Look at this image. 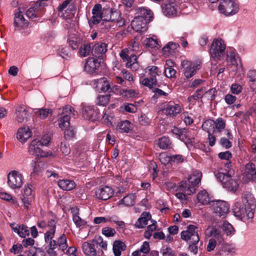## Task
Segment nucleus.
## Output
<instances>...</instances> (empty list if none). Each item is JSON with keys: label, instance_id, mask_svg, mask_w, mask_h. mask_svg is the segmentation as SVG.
Segmentation results:
<instances>
[{"label": "nucleus", "instance_id": "58836bf2", "mask_svg": "<svg viewBox=\"0 0 256 256\" xmlns=\"http://www.w3.org/2000/svg\"><path fill=\"white\" fill-rule=\"evenodd\" d=\"M92 46L89 43L84 44H82L78 50V54L82 57H86L92 53Z\"/></svg>", "mask_w": 256, "mask_h": 256}, {"label": "nucleus", "instance_id": "1a4fd4ad", "mask_svg": "<svg viewBox=\"0 0 256 256\" xmlns=\"http://www.w3.org/2000/svg\"><path fill=\"white\" fill-rule=\"evenodd\" d=\"M225 48L226 46L222 40H214L210 50L212 57L216 60H220L224 55Z\"/></svg>", "mask_w": 256, "mask_h": 256}, {"label": "nucleus", "instance_id": "f3484780", "mask_svg": "<svg viewBox=\"0 0 256 256\" xmlns=\"http://www.w3.org/2000/svg\"><path fill=\"white\" fill-rule=\"evenodd\" d=\"M162 10L166 16H174L177 12L176 4L170 0H166L162 4Z\"/></svg>", "mask_w": 256, "mask_h": 256}, {"label": "nucleus", "instance_id": "cd10ccee", "mask_svg": "<svg viewBox=\"0 0 256 256\" xmlns=\"http://www.w3.org/2000/svg\"><path fill=\"white\" fill-rule=\"evenodd\" d=\"M126 245L121 240H115L113 243L112 250L114 256H120L122 252L126 249Z\"/></svg>", "mask_w": 256, "mask_h": 256}, {"label": "nucleus", "instance_id": "423d86ee", "mask_svg": "<svg viewBox=\"0 0 256 256\" xmlns=\"http://www.w3.org/2000/svg\"><path fill=\"white\" fill-rule=\"evenodd\" d=\"M230 206L228 204L223 200H212L210 203V208L220 217L224 218L228 212Z\"/></svg>", "mask_w": 256, "mask_h": 256}, {"label": "nucleus", "instance_id": "09e8293b", "mask_svg": "<svg viewBox=\"0 0 256 256\" xmlns=\"http://www.w3.org/2000/svg\"><path fill=\"white\" fill-rule=\"evenodd\" d=\"M168 161L170 163L172 164H180L184 161V158L180 154H174L172 155L168 158Z\"/></svg>", "mask_w": 256, "mask_h": 256}, {"label": "nucleus", "instance_id": "5fc2aeb1", "mask_svg": "<svg viewBox=\"0 0 256 256\" xmlns=\"http://www.w3.org/2000/svg\"><path fill=\"white\" fill-rule=\"evenodd\" d=\"M102 234L104 235L106 237L113 236L116 234V230L110 227H104L102 229Z\"/></svg>", "mask_w": 256, "mask_h": 256}, {"label": "nucleus", "instance_id": "2f4dec72", "mask_svg": "<svg viewBox=\"0 0 256 256\" xmlns=\"http://www.w3.org/2000/svg\"><path fill=\"white\" fill-rule=\"evenodd\" d=\"M246 172L248 178L252 180L256 179V170L254 164H247L246 166Z\"/></svg>", "mask_w": 256, "mask_h": 256}, {"label": "nucleus", "instance_id": "4d7b16f0", "mask_svg": "<svg viewBox=\"0 0 256 256\" xmlns=\"http://www.w3.org/2000/svg\"><path fill=\"white\" fill-rule=\"evenodd\" d=\"M66 128L64 132L65 138L66 139L70 140L74 138L75 134V132L74 128L72 126H70Z\"/></svg>", "mask_w": 256, "mask_h": 256}, {"label": "nucleus", "instance_id": "f704fd0d", "mask_svg": "<svg viewBox=\"0 0 256 256\" xmlns=\"http://www.w3.org/2000/svg\"><path fill=\"white\" fill-rule=\"evenodd\" d=\"M136 196L134 194H129L124 196L120 200V204H123L126 206H132L135 204V200Z\"/></svg>", "mask_w": 256, "mask_h": 256}, {"label": "nucleus", "instance_id": "b1692460", "mask_svg": "<svg viewBox=\"0 0 256 256\" xmlns=\"http://www.w3.org/2000/svg\"><path fill=\"white\" fill-rule=\"evenodd\" d=\"M180 46L177 43L172 42H169L162 48V52L164 55H172L178 52Z\"/></svg>", "mask_w": 256, "mask_h": 256}, {"label": "nucleus", "instance_id": "6e6d98bb", "mask_svg": "<svg viewBox=\"0 0 256 256\" xmlns=\"http://www.w3.org/2000/svg\"><path fill=\"white\" fill-rule=\"evenodd\" d=\"M121 17L120 11L118 10H113L110 16L109 17L108 22L115 23Z\"/></svg>", "mask_w": 256, "mask_h": 256}, {"label": "nucleus", "instance_id": "5701e85b", "mask_svg": "<svg viewBox=\"0 0 256 256\" xmlns=\"http://www.w3.org/2000/svg\"><path fill=\"white\" fill-rule=\"evenodd\" d=\"M48 225L50 230L44 234V241L46 243L54 240L52 238L56 232V222L54 220H50L48 221Z\"/></svg>", "mask_w": 256, "mask_h": 256}, {"label": "nucleus", "instance_id": "79ce46f5", "mask_svg": "<svg viewBox=\"0 0 256 256\" xmlns=\"http://www.w3.org/2000/svg\"><path fill=\"white\" fill-rule=\"evenodd\" d=\"M144 44L148 48H157L160 47L157 40L152 38H147L144 40Z\"/></svg>", "mask_w": 256, "mask_h": 256}, {"label": "nucleus", "instance_id": "f03ea898", "mask_svg": "<svg viewBox=\"0 0 256 256\" xmlns=\"http://www.w3.org/2000/svg\"><path fill=\"white\" fill-rule=\"evenodd\" d=\"M231 166V162H227L224 164L225 168L219 170L215 174V176L222 182L224 188L234 192L238 190L240 181L238 176L234 175V170L230 168Z\"/></svg>", "mask_w": 256, "mask_h": 256}, {"label": "nucleus", "instance_id": "7c9ffc66", "mask_svg": "<svg viewBox=\"0 0 256 256\" xmlns=\"http://www.w3.org/2000/svg\"><path fill=\"white\" fill-rule=\"evenodd\" d=\"M151 216L149 213L143 212L140 217L138 218L135 223V226L138 228H142L148 224V220L150 218Z\"/></svg>", "mask_w": 256, "mask_h": 256}, {"label": "nucleus", "instance_id": "603ef678", "mask_svg": "<svg viewBox=\"0 0 256 256\" xmlns=\"http://www.w3.org/2000/svg\"><path fill=\"white\" fill-rule=\"evenodd\" d=\"M156 222L154 223H153L152 224L149 225L147 227V230L144 233V236L145 238L147 239L150 238L152 235V233L154 231L156 230Z\"/></svg>", "mask_w": 256, "mask_h": 256}, {"label": "nucleus", "instance_id": "37998d69", "mask_svg": "<svg viewBox=\"0 0 256 256\" xmlns=\"http://www.w3.org/2000/svg\"><path fill=\"white\" fill-rule=\"evenodd\" d=\"M66 242V238L64 234H62L58 238V246L62 252L66 250L68 246Z\"/></svg>", "mask_w": 256, "mask_h": 256}, {"label": "nucleus", "instance_id": "4468645a", "mask_svg": "<svg viewBox=\"0 0 256 256\" xmlns=\"http://www.w3.org/2000/svg\"><path fill=\"white\" fill-rule=\"evenodd\" d=\"M42 146V143L40 142L39 140L34 139L32 141L29 146L28 152L31 154L35 155L37 156H46V153L44 152L40 148V146Z\"/></svg>", "mask_w": 256, "mask_h": 256}, {"label": "nucleus", "instance_id": "39448f33", "mask_svg": "<svg viewBox=\"0 0 256 256\" xmlns=\"http://www.w3.org/2000/svg\"><path fill=\"white\" fill-rule=\"evenodd\" d=\"M218 10L221 14L228 16L237 13L239 8L234 0H220Z\"/></svg>", "mask_w": 256, "mask_h": 256}, {"label": "nucleus", "instance_id": "6e6552de", "mask_svg": "<svg viewBox=\"0 0 256 256\" xmlns=\"http://www.w3.org/2000/svg\"><path fill=\"white\" fill-rule=\"evenodd\" d=\"M76 112L70 106H66L62 108L60 114V117L58 118L59 126L63 129L64 128L68 127L70 124V120L72 116H76Z\"/></svg>", "mask_w": 256, "mask_h": 256}, {"label": "nucleus", "instance_id": "9b49d317", "mask_svg": "<svg viewBox=\"0 0 256 256\" xmlns=\"http://www.w3.org/2000/svg\"><path fill=\"white\" fill-rule=\"evenodd\" d=\"M8 184L13 189L20 188L23 183L22 176L20 172L14 170L8 176Z\"/></svg>", "mask_w": 256, "mask_h": 256}, {"label": "nucleus", "instance_id": "e2e57ef3", "mask_svg": "<svg viewBox=\"0 0 256 256\" xmlns=\"http://www.w3.org/2000/svg\"><path fill=\"white\" fill-rule=\"evenodd\" d=\"M218 157L220 158L222 160H227L226 162V164L227 162H230V159L232 157V154L231 152L229 151L221 152L218 154ZM224 164H225V163L224 164Z\"/></svg>", "mask_w": 256, "mask_h": 256}, {"label": "nucleus", "instance_id": "0eeeda50", "mask_svg": "<svg viewBox=\"0 0 256 256\" xmlns=\"http://www.w3.org/2000/svg\"><path fill=\"white\" fill-rule=\"evenodd\" d=\"M200 61H196L192 63L187 60H184L181 62V66L183 68L184 76L186 78L193 76L196 72L197 70L201 68Z\"/></svg>", "mask_w": 256, "mask_h": 256}, {"label": "nucleus", "instance_id": "9d476101", "mask_svg": "<svg viewBox=\"0 0 256 256\" xmlns=\"http://www.w3.org/2000/svg\"><path fill=\"white\" fill-rule=\"evenodd\" d=\"M198 228L194 225H189L186 230L182 231L180 234L181 238L184 240L199 242L200 237L198 234Z\"/></svg>", "mask_w": 256, "mask_h": 256}, {"label": "nucleus", "instance_id": "c85d7f7f", "mask_svg": "<svg viewBox=\"0 0 256 256\" xmlns=\"http://www.w3.org/2000/svg\"><path fill=\"white\" fill-rule=\"evenodd\" d=\"M82 114L84 119L93 120L96 117V112L92 106H86L83 108Z\"/></svg>", "mask_w": 256, "mask_h": 256}, {"label": "nucleus", "instance_id": "4c0bfd02", "mask_svg": "<svg viewBox=\"0 0 256 256\" xmlns=\"http://www.w3.org/2000/svg\"><path fill=\"white\" fill-rule=\"evenodd\" d=\"M138 13L140 14L138 16H142L145 20L150 22L153 16L152 12L148 8L142 7L138 8Z\"/></svg>", "mask_w": 256, "mask_h": 256}, {"label": "nucleus", "instance_id": "2eb2a0df", "mask_svg": "<svg viewBox=\"0 0 256 256\" xmlns=\"http://www.w3.org/2000/svg\"><path fill=\"white\" fill-rule=\"evenodd\" d=\"M92 16L88 20L90 27L92 28L94 25L98 24L102 19V6L100 4H96L92 10Z\"/></svg>", "mask_w": 256, "mask_h": 256}, {"label": "nucleus", "instance_id": "8fccbe9b", "mask_svg": "<svg viewBox=\"0 0 256 256\" xmlns=\"http://www.w3.org/2000/svg\"><path fill=\"white\" fill-rule=\"evenodd\" d=\"M215 122V130L216 132H220L224 130L226 127V123L224 120L221 118H218Z\"/></svg>", "mask_w": 256, "mask_h": 256}, {"label": "nucleus", "instance_id": "de8ad7c7", "mask_svg": "<svg viewBox=\"0 0 256 256\" xmlns=\"http://www.w3.org/2000/svg\"><path fill=\"white\" fill-rule=\"evenodd\" d=\"M120 94L124 98H130L134 96L136 92L132 89H122L120 91Z\"/></svg>", "mask_w": 256, "mask_h": 256}, {"label": "nucleus", "instance_id": "338daca9", "mask_svg": "<svg viewBox=\"0 0 256 256\" xmlns=\"http://www.w3.org/2000/svg\"><path fill=\"white\" fill-rule=\"evenodd\" d=\"M138 122L141 125L147 126L150 123V120L145 114H142L138 118Z\"/></svg>", "mask_w": 256, "mask_h": 256}, {"label": "nucleus", "instance_id": "473e14b6", "mask_svg": "<svg viewBox=\"0 0 256 256\" xmlns=\"http://www.w3.org/2000/svg\"><path fill=\"white\" fill-rule=\"evenodd\" d=\"M132 128V124L127 120L121 122L117 126V129L121 132H128Z\"/></svg>", "mask_w": 256, "mask_h": 256}, {"label": "nucleus", "instance_id": "680f3d73", "mask_svg": "<svg viewBox=\"0 0 256 256\" xmlns=\"http://www.w3.org/2000/svg\"><path fill=\"white\" fill-rule=\"evenodd\" d=\"M72 0H66L62 4H60L58 8V10L59 12L58 16H60L64 17V14L62 13L63 10L66 8L67 6L70 4Z\"/></svg>", "mask_w": 256, "mask_h": 256}, {"label": "nucleus", "instance_id": "7ed1b4c3", "mask_svg": "<svg viewBox=\"0 0 256 256\" xmlns=\"http://www.w3.org/2000/svg\"><path fill=\"white\" fill-rule=\"evenodd\" d=\"M202 174L198 170H194L189 176L187 180L180 183L179 188L188 195L195 192L196 188L201 181Z\"/></svg>", "mask_w": 256, "mask_h": 256}, {"label": "nucleus", "instance_id": "393cba45", "mask_svg": "<svg viewBox=\"0 0 256 256\" xmlns=\"http://www.w3.org/2000/svg\"><path fill=\"white\" fill-rule=\"evenodd\" d=\"M42 5H38L34 3V5L31 6L26 12V16L28 18H34L40 16L42 10Z\"/></svg>", "mask_w": 256, "mask_h": 256}, {"label": "nucleus", "instance_id": "0e129e2a", "mask_svg": "<svg viewBox=\"0 0 256 256\" xmlns=\"http://www.w3.org/2000/svg\"><path fill=\"white\" fill-rule=\"evenodd\" d=\"M112 220V218L110 217H96L94 219V222L96 224H100L102 223H106L107 222H110Z\"/></svg>", "mask_w": 256, "mask_h": 256}, {"label": "nucleus", "instance_id": "3c124183", "mask_svg": "<svg viewBox=\"0 0 256 256\" xmlns=\"http://www.w3.org/2000/svg\"><path fill=\"white\" fill-rule=\"evenodd\" d=\"M52 111L50 109L42 108L36 112V115L38 116L40 118L44 119L48 117L49 114H51Z\"/></svg>", "mask_w": 256, "mask_h": 256}, {"label": "nucleus", "instance_id": "69168bd1", "mask_svg": "<svg viewBox=\"0 0 256 256\" xmlns=\"http://www.w3.org/2000/svg\"><path fill=\"white\" fill-rule=\"evenodd\" d=\"M176 74V70L171 66H168V68H165L164 74L167 78H172L175 76Z\"/></svg>", "mask_w": 256, "mask_h": 256}, {"label": "nucleus", "instance_id": "dca6fc26", "mask_svg": "<svg viewBox=\"0 0 256 256\" xmlns=\"http://www.w3.org/2000/svg\"><path fill=\"white\" fill-rule=\"evenodd\" d=\"M163 111L166 115L175 116L181 112L182 108L179 104L170 102L164 105Z\"/></svg>", "mask_w": 256, "mask_h": 256}, {"label": "nucleus", "instance_id": "e433bc0d", "mask_svg": "<svg viewBox=\"0 0 256 256\" xmlns=\"http://www.w3.org/2000/svg\"><path fill=\"white\" fill-rule=\"evenodd\" d=\"M202 128L208 134L216 132L215 130V122L213 120H208L204 121L202 125Z\"/></svg>", "mask_w": 256, "mask_h": 256}, {"label": "nucleus", "instance_id": "20e7f679", "mask_svg": "<svg viewBox=\"0 0 256 256\" xmlns=\"http://www.w3.org/2000/svg\"><path fill=\"white\" fill-rule=\"evenodd\" d=\"M234 229L232 226L227 222H224L222 226L218 228L210 227L207 228L206 234L208 236H212L218 240L220 242L224 240L223 234L229 235L232 234Z\"/></svg>", "mask_w": 256, "mask_h": 256}, {"label": "nucleus", "instance_id": "ea45409f", "mask_svg": "<svg viewBox=\"0 0 256 256\" xmlns=\"http://www.w3.org/2000/svg\"><path fill=\"white\" fill-rule=\"evenodd\" d=\"M72 212L74 213L73 214V221L74 224H76V226L78 228L82 227L86 225V222L84 220L82 219L78 216L79 214L78 212V210L76 208L72 209Z\"/></svg>", "mask_w": 256, "mask_h": 256}, {"label": "nucleus", "instance_id": "f257e3e1", "mask_svg": "<svg viewBox=\"0 0 256 256\" xmlns=\"http://www.w3.org/2000/svg\"><path fill=\"white\" fill-rule=\"evenodd\" d=\"M241 199L242 204L236 202L232 210L234 216L244 222L254 218L256 202L254 195L249 192H244Z\"/></svg>", "mask_w": 256, "mask_h": 256}, {"label": "nucleus", "instance_id": "a211bd4d", "mask_svg": "<svg viewBox=\"0 0 256 256\" xmlns=\"http://www.w3.org/2000/svg\"><path fill=\"white\" fill-rule=\"evenodd\" d=\"M96 194L98 199L107 200L113 195V190L108 186L100 188L96 192Z\"/></svg>", "mask_w": 256, "mask_h": 256}, {"label": "nucleus", "instance_id": "bb28decb", "mask_svg": "<svg viewBox=\"0 0 256 256\" xmlns=\"http://www.w3.org/2000/svg\"><path fill=\"white\" fill-rule=\"evenodd\" d=\"M21 12L16 14L14 18V26L16 28L20 30L28 26L26 20L24 18Z\"/></svg>", "mask_w": 256, "mask_h": 256}, {"label": "nucleus", "instance_id": "412c9836", "mask_svg": "<svg viewBox=\"0 0 256 256\" xmlns=\"http://www.w3.org/2000/svg\"><path fill=\"white\" fill-rule=\"evenodd\" d=\"M100 64L97 60L93 58H88L85 62L84 70L89 74H92L99 67Z\"/></svg>", "mask_w": 256, "mask_h": 256}, {"label": "nucleus", "instance_id": "a878e982", "mask_svg": "<svg viewBox=\"0 0 256 256\" xmlns=\"http://www.w3.org/2000/svg\"><path fill=\"white\" fill-rule=\"evenodd\" d=\"M31 136V132L28 127L20 128L18 130L16 134V138L22 142H25Z\"/></svg>", "mask_w": 256, "mask_h": 256}, {"label": "nucleus", "instance_id": "13d9d810", "mask_svg": "<svg viewBox=\"0 0 256 256\" xmlns=\"http://www.w3.org/2000/svg\"><path fill=\"white\" fill-rule=\"evenodd\" d=\"M112 9L110 8H103L102 10V20L104 22H108L109 17L110 16Z\"/></svg>", "mask_w": 256, "mask_h": 256}, {"label": "nucleus", "instance_id": "a19ab883", "mask_svg": "<svg viewBox=\"0 0 256 256\" xmlns=\"http://www.w3.org/2000/svg\"><path fill=\"white\" fill-rule=\"evenodd\" d=\"M140 82L144 86L151 88L154 86H156L157 80L156 78H152L150 77L140 79Z\"/></svg>", "mask_w": 256, "mask_h": 256}, {"label": "nucleus", "instance_id": "c756f323", "mask_svg": "<svg viewBox=\"0 0 256 256\" xmlns=\"http://www.w3.org/2000/svg\"><path fill=\"white\" fill-rule=\"evenodd\" d=\"M59 187L64 190H71L76 187V183L72 180L64 179L58 182Z\"/></svg>", "mask_w": 256, "mask_h": 256}, {"label": "nucleus", "instance_id": "6ab92c4d", "mask_svg": "<svg viewBox=\"0 0 256 256\" xmlns=\"http://www.w3.org/2000/svg\"><path fill=\"white\" fill-rule=\"evenodd\" d=\"M95 88L99 92H106L110 89V82L107 78L103 77L94 80Z\"/></svg>", "mask_w": 256, "mask_h": 256}, {"label": "nucleus", "instance_id": "864d4df0", "mask_svg": "<svg viewBox=\"0 0 256 256\" xmlns=\"http://www.w3.org/2000/svg\"><path fill=\"white\" fill-rule=\"evenodd\" d=\"M110 99V95L100 96L98 97V104L100 106H106L108 104Z\"/></svg>", "mask_w": 256, "mask_h": 256}, {"label": "nucleus", "instance_id": "774afa93", "mask_svg": "<svg viewBox=\"0 0 256 256\" xmlns=\"http://www.w3.org/2000/svg\"><path fill=\"white\" fill-rule=\"evenodd\" d=\"M206 92V88H202L200 89L197 90L196 92V94L192 96V98L194 100H198L200 98H202L204 96Z\"/></svg>", "mask_w": 256, "mask_h": 256}, {"label": "nucleus", "instance_id": "72a5a7b5", "mask_svg": "<svg viewBox=\"0 0 256 256\" xmlns=\"http://www.w3.org/2000/svg\"><path fill=\"white\" fill-rule=\"evenodd\" d=\"M197 199L199 202L202 204H210L212 202L210 200L208 192L206 190H203L199 192L197 195Z\"/></svg>", "mask_w": 256, "mask_h": 256}, {"label": "nucleus", "instance_id": "bf43d9fd", "mask_svg": "<svg viewBox=\"0 0 256 256\" xmlns=\"http://www.w3.org/2000/svg\"><path fill=\"white\" fill-rule=\"evenodd\" d=\"M199 242H194L190 240V244L188 247V250L190 252L196 254L198 252V244Z\"/></svg>", "mask_w": 256, "mask_h": 256}, {"label": "nucleus", "instance_id": "49530a36", "mask_svg": "<svg viewBox=\"0 0 256 256\" xmlns=\"http://www.w3.org/2000/svg\"><path fill=\"white\" fill-rule=\"evenodd\" d=\"M145 70L146 72H148L149 77L152 78H156V76L158 75V68L156 66H148Z\"/></svg>", "mask_w": 256, "mask_h": 256}, {"label": "nucleus", "instance_id": "052dcab7", "mask_svg": "<svg viewBox=\"0 0 256 256\" xmlns=\"http://www.w3.org/2000/svg\"><path fill=\"white\" fill-rule=\"evenodd\" d=\"M217 91L215 88H211L208 90H206L204 96L208 98L213 100L215 98Z\"/></svg>", "mask_w": 256, "mask_h": 256}, {"label": "nucleus", "instance_id": "aec40b11", "mask_svg": "<svg viewBox=\"0 0 256 256\" xmlns=\"http://www.w3.org/2000/svg\"><path fill=\"white\" fill-rule=\"evenodd\" d=\"M82 249L86 256H96V248L94 240L90 242H84L82 244Z\"/></svg>", "mask_w": 256, "mask_h": 256}, {"label": "nucleus", "instance_id": "ddd939ff", "mask_svg": "<svg viewBox=\"0 0 256 256\" xmlns=\"http://www.w3.org/2000/svg\"><path fill=\"white\" fill-rule=\"evenodd\" d=\"M28 111L24 105H18L16 107L14 120L18 123H22L27 120Z\"/></svg>", "mask_w": 256, "mask_h": 256}, {"label": "nucleus", "instance_id": "c03bdc74", "mask_svg": "<svg viewBox=\"0 0 256 256\" xmlns=\"http://www.w3.org/2000/svg\"><path fill=\"white\" fill-rule=\"evenodd\" d=\"M171 142L168 137L164 136L159 139L158 146L162 149L168 148H170Z\"/></svg>", "mask_w": 256, "mask_h": 256}, {"label": "nucleus", "instance_id": "c9c22d12", "mask_svg": "<svg viewBox=\"0 0 256 256\" xmlns=\"http://www.w3.org/2000/svg\"><path fill=\"white\" fill-rule=\"evenodd\" d=\"M137 58L136 55L132 54L128 57V60H126V66L130 68L134 71L136 70L138 68V64L136 61Z\"/></svg>", "mask_w": 256, "mask_h": 256}, {"label": "nucleus", "instance_id": "a18cd8bd", "mask_svg": "<svg viewBox=\"0 0 256 256\" xmlns=\"http://www.w3.org/2000/svg\"><path fill=\"white\" fill-rule=\"evenodd\" d=\"M93 240L96 248L100 246L104 250L107 249V243L106 242H104L103 239L101 236H96Z\"/></svg>", "mask_w": 256, "mask_h": 256}, {"label": "nucleus", "instance_id": "f8f14e48", "mask_svg": "<svg viewBox=\"0 0 256 256\" xmlns=\"http://www.w3.org/2000/svg\"><path fill=\"white\" fill-rule=\"evenodd\" d=\"M148 22H150L145 20L142 16H137L131 22V26L136 32H144L146 31Z\"/></svg>", "mask_w": 256, "mask_h": 256}, {"label": "nucleus", "instance_id": "4be33fe9", "mask_svg": "<svg viewBox=\"0 0 256 256\" xmlns=\"http://www.w3.org/2000/svg\"><path fill=\"white\" fill-rule=\"evenodd\" d=\"M107 51V45L105 43L98 42L92 46V54L96 57H100Z\"/></svg>", "mask_w": 256, "mask_h": 256}]
</instances>
